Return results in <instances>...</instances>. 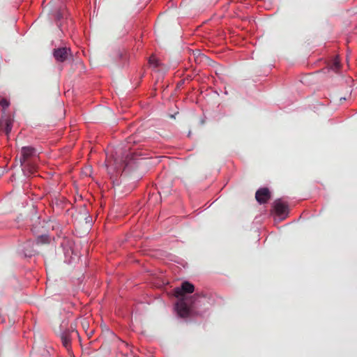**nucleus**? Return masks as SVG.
I'll use <instances>...</instances> for the list:
<instances>
[{
	"mask_svg": "<svg viewBox=\"0 0 357 357\" xmlns=\"http://www.w3.org/2000/svg\"><path fill=\"white\" fill-rule=\"evenodd\" d=\"M195 291V287L189 282H183L181 287L174 289V296L178 298V301L176 304V310L178 314L181 317H187L190 314V307L185 302V294H192Z\"/></svg>",
	"mask_w": 357,
	"mask_h": 357,
	"instance_id": "f257e3e1",
	"label": "nucleus"
},
{
	"mask_svg": "<svg viewBox=\"0 0 357 357\" xmlns=\"http://www.w3.org/2000/svg\"><path fill=\"white\" fill-rule=\"evenodd\" d=\"M289 213L288 202L282 198L278 199L272 204L270 215L273 218L274 225L285 220Z\"/></svg>",
	"mask_w": 357,
	"mask_h": 357,
	"instance_id": "f03ea898",
	"label": "nucleus"
},
{
	"mask_svg": "<svg viewBox=\"0 0 357 357\" xmlns=\"http://www.w3.org/2000/svg\"><path fill=\"white\" fill-rule=\"evenodd\" d=\"M21 157L20 161L21 165L23 166L24 171L27 170L30 174L33 173V171L29 169L30 165L26 163V161L35 155V149L30 146H24L21 149Z\"/></svg>",
	"mask_w": 357,
	"mask_h": 357,
	"instance_id": "7ed1b4c3",
	"label": "nucleus"
},
{
	"mask_svg": "<svg viewBox=\"0 0 357 357\" xmlns=\"http://www.w3.org/2000/svg\"><path fill=\"white\" fill-rule=\"evenodd\" d=\"M70 54V50L66 47L58 48L54 51V56L59 62H63Z\"/></svg>",
	"mask_w": 357,
	"mask_h": 357,
	"instance_id": "20e7f679",
	"label": "nucleus"
},
{
	"mask_svg": "<svg viewBox=\"0 0 357 357\" xmlns=\"http://www.w3.org/2000/svg\"><path fill=\"white\" fill-rule=\"evenodd\" d=\"M255 198L259 204H265L268 201V188H264L258 190L255 194Z\"/></svg>",
	"mask_w": 357,
	"mask_h": 357,
	"instance_id": "39448f33",
	"label": "nucleus"
},
{
	"mask_svg": "<svg viewBox=\"0 0 357 357\" xmlns=\"http://www.w3.org/2000/svg\"><path fill=\"white\" fill-rule=\"evenodd\" d=\"M1 129L6 132V134L8 135L12 129L11 120L9 118L2 119L1 121Z\"/></svg>",
	"mask_w": 357,
	"mask_h": 357,
	"instance_id": "423d86ee",
	"label": "nucleus"
},
{
	"mask_svg": "<svg viewBox=\"0 0 357 357\" xmlns=\"http://www.w3.org/2000/svg\"><path fill=\"white\" fill-rule=\"evenodd\" d=\"M330 68L336 73L340 70V61L337 56L333 60V63L330 66Z\"/></svg>",
	"mask_w": 357,
	"mask_h": 357,
	"instance_id": "0eeeda50",
	"label": "nucleus"
},
{
	"mask_svg": "<svg viewBox=\"0 0 357 357\" xmlns=\"http://www.w3.org/2000/svg\"><path fill=\"white\" fill-rule=\"evenodd\" d=\"M62 342L66 348H68L70 343V338L67 335H63L61 337Z\"/></svg>",
	"mask_w": 357,
	"mask_h": 357,
	"instance_id": "6e6552de",
	"label": "nucleus"
},
{
	"mask_svg": "<svg viewBox=\"0 0 357 357\" xmlns=\"http://www.w3.org/2000/svg\"><path fill=\"white\" fill-rule=\"evenodd\" d=\"M10 102L6 99H2L0 101V109L5 111L9 106Z\"/></svg>",
	"mask_w": 357,
	"mask_h": 357,
	"instance_id": "1a4fd4ad",
	"label": "nucleus"
},
{
	"mask_svg": "<svg viewBox=\"0 0 357 357\" xmlns=\"http://www.w3.org/2000/svg\"><path fill=\"white\" fill-rule=\"evenodd\" d=\"M149 63L152 66H153L154 67H157L159 63H158V61L157 59V58L155 56H151L150 58H149Z\"/></svg>",
	"mask_w": 357,
	"mask_h": 357,
	"instance_id": "9d476101",
	"label": "nucleus"
},
{
	"mask_svg": "<svg viewBox=\"0 0 357 357\" xmlns=\"http://www.w3.org/2000/svg\"><path fill=\"white\" fill-rule=\"evenodd\" d=\"M48 241L49 240H48L47 236H40V238H38V243H47Z\"/></svg>",
	"mask_w": 357,
	"mask_h": 357,
	"instance_id": "9b49d317",
	"label": "nucleus"
}]
</instances>
